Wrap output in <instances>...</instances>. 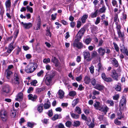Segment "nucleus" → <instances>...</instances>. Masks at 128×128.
I'll return each instance as SVG.
<instances>
[{
	"instance_id": "nucleus-1",
	"label": "nucleus",
	"mask_w": 128,
	"mask_h": 128,
	"mask_svg": "<svg viewBox=\"0 0 128 128\" xmlns=\"http://www.w3.org/2000/svg\"><path fill=\"white\" fill-rule=\"evenodd\" d=\"M38 67V65L36 63H31L28 64L25 68V71L27 73L33 72Z\"/></svg>"
},
{
	"instance_id": "nucleus-2",
	"label": "nucleus",
	"mask_w": 128,
	"mask_h": 128,
	"mask_svg": "<svg viewBox=\"0 0 128 128\" xmlns=\"http://www.w3.org/2000/svg\"><path fill=\"white\" fill-rule=\"evenodd\" d=\"M55 75V72L54 71H52L50 74L48 75L46 78L45 82L46 85H50L52 82V81L53 78Z\"/></svg>"
},
{
	"instance_id": "nucleus-3",
	"label": "nucleus",
	"mask_w": 128,
	"mask_h": 128,
	"mask_svg": "<svg viewBox=\"0 0 128 128\" xmlns=\"http://www.w3.org/2000/svg\"><path fill=\"white\" fill-rule=\"evenodd\" d=\"M85 31V28L83 27L81 28L76 36V37L77 38V39L75 40L76 41L78 42L80 40L82 36L84 34Z\"/></svg>"
},
{
	"instance_id": "nucleus-4",
	"label": "nucleus",
	"mask_w": 128,
	"mask_h": 128,
	"mask_svg": "<svg viewBox=\"0 0 128 128\" xmlns=\"http://www.w3.org/2000/svg\"><path fill=\"white\" fill-rule=\"evenodd\" d=\"M0 115L2 120L4 122L6 121L8 116L7 112L4 110H2L0 112Z\"/></svg>"
},
{
	"instance_id": "nucleus-5",
	"label": "nucleus",
	"mask_w": 128,
	"mask_h": 128,
	"mask_svg": "<svg viewBox=\"0 0 128 128\" xmlns=\"http://www.w3.org/2000/svg\"><path fill=\"white\" fill-rule=\"evenodd\" d=\"M111 76L114 80L116 81L118 80V77L120 76L121 74L120 73L118 74L116 71L114 70H112L111 73Z\"/></svg>"
},
{
	"instance_id": "nucleus-6",
	"label": "nucleus",
	"mask_w": 128,
	"mask_h": 128,
	"mask_svg": "<svg viewBox=\"0 0 128 128\" xmlns=\"http://www.w3.org/2000/svg\"><path fill=\"white\" fill-rule=\"evenodd\" d=\"M20 78L18 75L16 73L14 74L13 79L12 80V82L14 84H18L20 83Z\"/></svg>"
},
{
	"instance_id": "nucleus-7",
	"label": "nucleus",
	"mask_w": 128,
	"mask_h": 128,
	"mask_svg": "<svg viewBox=\"0 0 128 128\" xmlns=\"http://www.w3.org/2000/svg\"><path fill=\"white\" fill-rule=\"evenodd\" d=\"M74 42L72 44V45L74 47H76L78 49H81L83 47V44H82L80 42Z\"/></svg>"
},
{
	"instance_id": "nucleus-8",
	"label": "nucleus",
	"mask_w": 128,
	"mask_h": 128,
	"mask_svg": "<svg viewBox=\"0 0 128 128\" xmlns=\"http://www.w3.org/2000/svg\"><path fill=\"white\" fill-rule=\"evenodd\" d=\"M83 56L84 59H87V60L89 61L91 60V59L90 58V54L88 52L84 51L83 52Z\"/></svg>"
},
{
	"instance_id": "nucleus-9",
	"label": "nucleus",
	"mask_w": 128,
	"mask_h": 128,
	"mask_svg": "<svg viewBox=\"0 0 128 128\" xmlns=\"http://www.w3.org/2000/svg\"><path fill=\"white\" fill-rule=\"evenodd\" d=\"M28 99L33 101H36L37 98V96L35 94L33 95L32 94H30L28 95Z\"/></svg>"
},
{
	"instance_id": "nucleus-10",
	"label": "nucleus",
	"mask_w": 128,
	"mask_h": 128,
	"mask_svg": "<svg viewBox=\"0 0 128 128\" xmlns=\"http://www.w3.org/2000/svg\"><path fill=\"white\" fill-rule=\"evenodd\" d=\"M21 24L23 25L24 28L26 29H28L30 28L32 26V24L31 23H24L23 22H22Z\"/></svg>"
},
{
	"instance_id": "nucleus-11",
	"label": "nucleus",
	"mask_w": 128,
	"mask_h": 128,
	"mask_svg": "<svg viewBox=\"0 0 128 128\" xmlns=\"http://www.w3.org/2000/svg\"><path fill=\"white\" fill-rule=\"evenodd\" d=\"M126 98L124 96H122V99L120 100V107L123 106H125L126 103Z\"/></svg>"
},
{
	"instance_id": "nucleus-12",
	"label": "nucleus",
	"mask_w": 128,
	"mask_h": 128,
	"mask_svg": "<svg viewBox=\"0 0 128 128\" xmlns=\"http://www.w3.org/2000/svg\"><path fill=\"white\" fill-rule=\"evenodd\" d=\"M10 87L8 85H6L3 86L2 88V91L4 93H8L10 91Z\"/></svg>"
},
{
	"instance_id": "nucleus-13",
	"label": "nucleus",
	"mask_w": 128,
	"mask_h": 128,
	"mask_svg": "<svg viewBox=\"0 0 128 128\" xmlns=\"http://www.w3.org/2000/svg\"><path fill=\"white\" fill-rule=\"evenodd\" d=\"M120 50L121 52L125 54L127 56H128V51L127 48H126L123 45L120 46Z\"/></svg>"
},
{
	"instance_id": "nucleus-14",
	"label": "nucleus",
	"mask_w": 128,
	"mask_h": 128,
	"mask_svg": "<svg viewBox=\"0 0 128 128\" xmlns=\"http://www.w3.org/2000/svg\"><path fill=\"white\" fill-rule=\"evenodd\" d=\"M109 109V108L106 106L105 105L102 107V108L99 109V110L104 112L105 114H106Z\"/></svg>"
},
{
	"instance_id": "nucleus-15",
	"label": "nucleus",
	"mask_w": 128,
	"mask_h": 128,
	"mask_svg": "<svg viewBox=\"0 0 128 128\" xmlns=\"http://www.w3.org/2000/svg\"><path fill=\"white\" fill-rule=\"evenodd\" d=\"M51 61L55 64V66L56 67H58L59 64V63L58 60L54 56H52Z\"/></svg>"
},
{
	"instance_id": "nucleus-16",
	"label": "nucleus",
	"mask_w": 128,
	"mask_h": 128,
	"mask_svg": "<svg viewBox=\"0 0 128 128\" xmlns=\"http://www.w3.org/2000/svg\"><path fill=\"white\" fill-rule=\"evenodd\" d=\"M98 53L101 56H103L105 52V50L102 47H100L97 50Z\"/></svg>"
},
{
	"instance_id": "nucleus-17",
	"label": "nucleus",
	"mask_w": 128,
	"mask_h": 128,
	"mask_svg": "<svg viewBox=\"0 0 128 128\" xmlns=\"http://www.w3.org/2000/svg\"><path fill=\"white\" fill-rule=\"evenodd\" d=\"M104 86L102 85L97 84L94 87V88L99 90H103L104 88Z\"/></svg>"
},
{
	"instance_id": "nucleus-18",
	"label": "nucleus",
	"mask_w": 128,
	"mask_h": 128,
	"mask_svg": "<svg viewBox=\"0 0 128 128\" xmlns=\"http://www.w3.org/2000/svg\"><path fill=\"white\" fill-rule=\"evenodd\" d=\"M58 95L59 96V98L60 99L62 98L64 96V92L61 90H59L58 92Z\"/></svg>"
},
{
	"instance_id": "nucleus-19",
	"label": "nucleus",
	"mask_w": 128,
	"mask_h": 128,
	"mask_svg": "<svg viewBox=\"0 0 128 128\" xmlns=\"http://www.w3.org/2000/svg\"><path fill=\"white\" fill-rule=\"evenodd\" d=\"M37 20L38 21L37 26L36 30H38L40 28L41 24V19L40 16H38Z\"/></svg>"
},
{
	"instance_id": "nucleus-20",
	"label": "nucleus",
	"mask_w": 128,
	"mask_h": 128,
	"mask_svg": "<svg viewBox=\"0 0 128 128\" xmlns=\"http://www.w3.org/2000/svg\"><path fill=\"white\" fill-rule=\"evenodd\" d=\"M98 28L95 26H93L91 28V32L93 34H96L97 33Z\"/></svg>"
},
{
	"instance_id": "nucleus-21",
	"label": "nucleus",
	"mask_w": 128,
	"mask_h": 128,
	"mask_svg": "<svg viewBox=\"0 0 128 128\" xmlns=\"http://www.w3.org/2000/svg\"><path fill=\"white\" fill-rule=\"evenodd\" d=\"M121 84L120 83H118V85H116L114 87V89L117 91H120L121 90Z\"/></svg>"
},
{
	"instance_id": "nucleus-22",
	"label": "nucleus",
	"mask_w": 128,
	"mask_h": 128,
	"mask_svg": "<svg viewBox=\"0 0 128 128\" xmlns=\"http://www.w3.org/2000/svg\"><path fill=\"white\" fill-rule=\"evenodd\" d=\"M44 106V104H41L38 105V110L40 112H42Z\"/></svg>"
},
{
	"instance_id": "nucleus-23",
	"label": "nucleus",
	"mask_w": 128,
	"mask_h": 128,
	"mask_svg": "<svg viewBox=\"0 0 128 128\" xmlns=\"http://www.w3.org/2000/svg\"><path fill=\"white\" fill-rule=\"evenodd\" d=\"M5 74H6V76L7 78L9 79L10 75L12 74V72L10 70L6 69L5 72Z\"/></svg>"
},
{
	"instance_id": "nucleus-24",
	"label": "nucleus",
	"mask_w": 128,
	"mask_h": 128,
	"mask_svg": "<svg viewBox=\"0 0 128 128\" xmlns=\"http://www.w3.org/2000/svg\"><path fill=\"white\" fill-rule=\"evenodd\" d=\"M112 64L114 66L116 67H117L118 66V61L115 58H114L112 60Z\"/></svg>"
},
{
	"instance_id": "nucleus-25",
	"label": "nucleus",
	"mask_w": 128,
	"mask_h": 128,
	"mask_svg": "<svg viewBox=\"0 0 128 128\" xmlns=\"http://www.w3.org/2000/svg\"><path fill=\"white\" fill-rule=\"evenodd\" d=\"M44 108L45 109H48L50 107V103L49 102L48 100L47 101V103L44 104Z\"/></svg>"
},
{
	"instance_id": "nucleus-26",
	"label": "nucleus",
	"mask_w": 128,
	"mask_h": 128,
	"mask_svg": "<svg viewBox=\"0 0 128 128\" xmlns=\"http://www.w3.org/2000/svg\"><path fill=\"white\" fill-rule=\"evenodd\" d=\"M84 83L86 84H88L90 80V77L87 76H86L84 78Z\"/></svg>"
},
{
	"instance_id": "nucleus-27",
	"label": "nucleus",
	"mask_w": 128,
	"mask_h": 128,
	"mask_svg": "<svg viewBox=\"0 0 128 128\" xmlns=\"http://www.w3.org/2000/svg\"><path fill=\"white\" fill-rule=\"evenodd\" d=\"M88 17V14H84L82 17L81 20L82 23L84 24L86 22V20Z\"/></svg>"
},
{
	"instance_id": "nucleus-28",
	"label": "nucleus",
	"mask_w": 128,
	"mask_h": 128,
	"mask_svg": "<svg viewBox=\"0 0 128 128\" xmlns=\"http://www.w3.org/2000/svg\"><path fill=\"white\" fill-rule=\"evenodd\" d=\"M23 96V93L22 92H20L18 94L17 98L15 100H19L22 98Z\"/></svg>"
},
{
	"instance_id": "nucleus-29",
	"label": "nucleus",
	"mask_w": 128,
	"mask_h": 128,
	"mask_svg": "<svg viewBox=\"0 0 128 128\" xmlns=\"http://www.w3.org/2000/svg\"><path fill=\"white\" fill-rule=\"evenodd\" d=\"M98 10H96L94 12H92L90 15L92 18H94L96 17L98 13Z\"/></svg>"
},
{
	"instance_id": "nucleus-30",
	"label": "nucleus",
	"mask_w": 128,
	"mask_h": 128,
	"mask_svg": "<svg viewBox=\"0 0 128 128\" xmlns=\"http://www.w3.org/2000/svg\"><path fill=\"white\" fill-rule=\"evenodd\" d=\"M74 112H76L78 114H80L82 113L80 107L77 106L74 109Z\"/></svg>"
},
{
	"instance_id": "nucleus-31",
	"label": "nucleus",
	"mask_w": 128,
	"mask_h": 128,
	"mask_svg": "<svg viewBox=\"0 0 128 128\" xmlns=\"http://www.w3.org/2000/svg\"><path fill=\"white\" fill-rule=\"evenodd\" d=\"M106 8L105 5L102 6V7L100 8L99 10V12L100 13H104L106 12Z\"/></svg>"
},
{
	"instance_id": "nucleus-32",
	"label": "nucleus",
	"mask_w": 128,
	"mask_h": 128,
	"mask_svg": "<svg viewBox=\"0 0 128 128\" xmlns=\"http://www.w3.org/2000/svg\"><path fill=\"white\" fill-rule=\"evenodd\" d=\"M5 5L6 8H10L11 6V2L10 0H7L6 1L5 3Z\"/></svg>"
},
{
	"instance_id": "nucleus-33",
	"label": "nucleus",
	"mask_w": 128,
	"mask_h": 128,
	"mask_svg": "<svg viewBox=\"0 0 128 128\" xmlns=\"http://www.w3.org/2000/svg\"><path fill=\"white\" fill-rule=\"evenodd\" d=\"M100 102H96L94 104V106L96 109L99 110L100 108Z\"/></svg>"
},
{
	"instance_id": "nucleus-34",
	"label": "nucleus",
	"mask_w": 128,
	"mask_h": 128,
	"mask_svg": "<svg viewBox=\"0 0 128 128\" xmlns=\"http://www.w3.org/2000/svg\"><path fill=\"white\" fill-rule=\"evenodd\" d=\"M106 103L109 104L110 106H113L114 104V101L112 100H108L106 101Z\"/></svg>"
},
{
	"instance_id": "nucleus-35",
	"label": "nucleus",
	"mask_w": 128,
	"mask_h": 128,
	"mask_svg": "<svg viewBox=\"0 0 128 128\" xmlns=\"http://www.w3.org/2000/svg\"><path fill=\"white\" fill-rule=\"evenodd\" d=\"M79 101V99L77 98L74 100L72 102V106L73 107Z\"/></svg>"
},
{
	"instance_id": "nucleus-36",
	"label": "nucleus",
	"mask_w": 128,
	"mask_h": 128,
	"mask_svg": "<svg viewBox=\"0 0 128 128\" xmlns=\"http://www.w3.org/2000/svg\"><path fill=\"white\" fill-rule=\"evenodd\" d=\"M71 116L72 118L75 119H77L79 118V116L78 114H76L74 113L70 112Z\"/></svg>"
},
{
	"instance_id": "nucleus-37",
	"label": "nucleus",
	"mask_w": 128,
	"mask_h": 128,
	"mask_svg": "<svg viewBox=\"0 0 128 128\" xmlns=\"http://www.w3.org/2000/svg\"><path fill=\"white\" fill-rule=\"evenodd\" d=\"M36 124H35L33 122H28L27 123L28 126L31 128H32Z\"/></svg>"
},
{
	"instance_id": "nucleus-38",
	"label": "nucleus",
	"mask_w": 128,
	"mask_h": 128,
	"mask_svg": "<svg viewBox=\"0 0 128 128\" xmlns=\"http://www.w3.org/2000/svg\"><path fill=\"white\" fill-rule=\"evenodd\" d=\"M76 94V92L74 91H70L69 92V95L71 96H74Z\"/></svg>"
},
{
	"instance_id": "nucleus-39",
	"label": "nucleus",
	"mask_w": 128,
	"mask_h": 128,
	"mask_svg": "<svg viewBox=\"0 0 128 128\" xmlns=\"http://www.w3.org/2000/svg\"><path fill=\"white\" fill-rule=\"evenodd\" d=\"M113 44L114 45V48L115 50L117 52H118L119 51V48L116 44L115 42H114Z\"/></svg>"
},
{
	"instance_id": "nucleus-40",
	"label": "nucleus",
	"mask_w": 128,
	"mask_h": 128,
	"mask_svg": "<svg viewBox=\"0 0 128 128\" xmlns=\"http://www.w3.org/2000/svg\"><path fill=\"white\" fill-rule=\"evenodd\" d=\"M74 123L73 126L76 127L79 126L80 124V122L79 121H74Z\"/></svg>"
},
{
	"instance_id": "nucleus-41",
	"label": "nucleus",
	"mask_w": 128,
	"mask_h": 128,
	"mask_svg": "<svg viewBox=\"0 0 128 128\" xmlns=\"http://www.w3.org/2000/svg\"><path fill=\"white\" fill-rule=\"evenodd\" d=\"M97 55V52L95 51H94L92 52L91 56L92 58H93L96 57Z\"/></svg>"
},
{
	"instance_id": "nucleus-42",
	"label": "nucleus",
	"mask_w": 128,
	"mask_h": 128,
	"mask_svg": "<svg viewBox=\"0 0 128 128\" xmlns=\"http://www.w3.org/2000/svg\"><path fill=\"white\" fill-rule=\"evenodd\" d=\"M91 82L93 86H95L96 85V79L94 78H92L91 79Z\"/></svg>"
},
{
	"instance_id": "nucleus-43",
	"label": "nucleus",
	"mask_w": 128,
	"mask_h": 128,
	"mask_svg": "<svg viewBox=\"0 0 128 128\" xmlns=\"http://www.w3.org/2000/svg\"><path fill=\"white\" fill-rule=\"evenodd\" d=\"M26 8L27 10V12H30L31 13L33 12V10L32 8L30 7L29 6H27Z\"/></svg>"
},
{
	"instance_id": "nucleus-44",
	"label": "nucleus",
	"mask_w": 128,
	"mask_h": 128,
	"mask_svg": "<svg viewBox=\"0 0 128 128\" xmlns=\"http://www.w3.org/2000/svg\"><path fill=\"white\" fill-rule=\"evenodd\" d=\"M59 115L58 114H55L52 118V120L53 121H55L58 118Z\"/></svg>"
},
{
	"instance_id": "nucleus-45",
	"label": "nucleus",
	"mask_w": 128,
	"mask_h": 128,
	"mask_svg": "<svg viewBox=\"0 0 128 128\" xmlns=\"http://www.w3.org/2000/svg\"><path fill=\"white\" fill-rule=\"evenodd\" d=\"M46 35L47 36H49L50 37H51V33L50 32V30L49 29H47L46 30Z\"/></svg>"
},
{
	"instance_id": "nucleus-46",
	"label": "nucleus",
	"mask_w": 128,
	"mask_h": 128,
	"mask_svg": "<svg viewBox=\"0 0 128 128\" xmlns=\"http://www.w3.org/2000/svg\"><path fill=\"white\" fill-rule=\"evenodd\" d=\"M100 17H98L96 18L95 21V24H96L97 25L100 23Z\"/></svg>"
},
{
	"instance_id": "nucleus-47",
	"label": "nucleus",
	"mask_w": 128,
	"mask_h": 128,
	"mask_svg": "<svg viewBox=\"0 0 128 128\" xmlns=\"http://www.w3.org/2000/svg\"><path fill=\"white\" fill-rule=\"evenodd\" d=\"M14 42H12L8 46V48H10L13 50L14 49V46L13 45V44H14Z\"/></svg>"
},
{
	"instance_id": "nucleus-48",
	"label": "nucleus",
	"mask_w": 128,
	"mask_h": 128,
	"mask_svg": "<svg viewBox=\"0 0 128 128\" xmlns=\"http://www.w3.org/2000/svg\"><path fill=\"white\" fill-rule=\"evenodd\" d=\"M44 88H38L36 90V92L38 94L40 93V92L44 90Z\"/></svg>"
},
{
	"instance_id": "nucleus-49",
	"label": "nucleus",
	"mask_w": 128,
	"mask_h": 128,
	"mask_svg": "<svg viewBox=\"0 0 128 128\" xmlns=\"http://www.w3.org/2000/svg\"><path fill=\"white\" fill-rule=\"evenodd\" d=\"M114 123L117 125H120L121 124V122L118 120L117 118L115 119L114 120Z\"/></svg>"
},
{
	"instance_id": "nucleus-50",
	"label": "nucleus",
	"mask_w": 128,
	"mask_h": 128,
	"mask_svg": "<svg viewBox=\"0 0 128 128\" xmlns=\"http://www.w3.org/2000/svg\"><path fill=\"white\" fill-rule=\"evenodd\" d=\"M34 90V88L32 87H29L27 91L28 93H32V92Z\"/></svg>"
},
{
	"instance_id": "nucleus-51",
	"label": "nucleus",
	"mask_w": 128,
	"mask_h": 128,
	"mask_svg": "<svg viewBox=\"0 0 128 128\" xmlns=\"http://www.w3.org/2000/svg\"><path fill=\"white\" fill-rule=\"evenodd\" d=\"M91 41V40L90 38H87L85 40V42L86 44L88 45L90 43Z\"/></svg>"
},
{
	"instance_id": "nucleus-52",
	"label": "nucleus",
	"mask_w": 128,
	"mask_h": 128,
	"mask_svg": "<svg viewBox=\"0 0 128 128\" xmlns=\"http://www.w3.org/2000/svg\"><path fill=\"white\" fill-rule=\"evenodd\" d=\"M117 33L118 35V36L119 38H122L124 36V34H122L121 30L117 31Z\"/></svg>"
},
{
	"instance_id": "nucleus-53",
	"label": "nucleus",
	"mask_w": 128,
	"mask_h": 128,
	"mask_svg": "<svg viewBox=\"0 0 128 128\" xmlns=\"http://www.w3.org/2000/svg\"><path fill=\"white\" fill-rule=\"evenodd\" d=\"M38 82L36 80H32L30 83L31 85L34 86H35L36 85V84Z\"/></svg>"
},
{
	"instance_id": "nucleus-54",
	"label": "nucleus",
	"mask_w": 128,
	"mask_h": 128,
	"mask_svg": "<svg viewBox=\"0 0 128 128\" xmlns=\"http://www.w3.org/2000/svg\"><path fill=\"white\" fill-rule=\"evenodd\" d=\"M104 80L108 82H110L112 81V80L111 78H110L107 77Z\"/></svg>"
},
{
	"instance_id": "nucleus-55",
	"label": "nucleus",
	"mask_w": 128,
	"mask_h": 128,
	"mask_svg": "<svg viewBox=\"0 0 128 128\" xmlns=\"http://www.w3.org/2000/svg\"><path fill=\"white\" fill-rule=\"evenodd\" d=\"M16 114V111L12 110V111L11 113V116L12 118H14Z\"/></svg>"
},
{
	"instance_id": "nucleus-56",
	"label": "nucleus",
	"mask_w": 128,
	"mask_h": 128,
	"mask_svg": "<svg viewBox=\"0 0 128 128\" xmlns=\"http://www.w3.org/2000/svg\"><path fill=\"white\" fill-rule=\"evenodd\" d=\"M92 93L95 96L99 94L100 93L98 91H97L96 90H93Z\"/></svg>"
},
{
	"instance_id": "nucleus-57",
	"label": "nucleus",
	"mask_w": 128,
	"mask_h": 128,
	"mask_svg": "<svg viewBox=\"0 0 128 128\" xmlns=\"http://www.w3.org/2000/svg\"><path fill=\"white\" fill-rule=\"evenodd\" d=\"M82 22L78 20L77 22L76 27L78 28H80L82 25Z\"/></svg>"
},
{
	"instance_id": "nucleus-58",
	"label": "nucleus",
	"mask_w": 128,
	"mask_h": 128,
	"mask_svg": "<svg viewBox=\"0 0 128 128\" xmlns=\"http://www.w3.org/2000/svg\"><path fill=\"white\" fill-rule=\"evenodd\" d=\"M89 69L91 73L92 74H93L94 73V66L93 65H92L89 68Z\"/></svg>"
},
{
	"instance_id": "nucleus-59",
	"label": "nucleus",
	"mask_w": 128,
	"mask_h": 128,
	"mask_svg": "<svg viewBox=\"0 0 128 128\" xmlns=\"http://www.w3.org/2000/svg\"><path fill=\"white\" fill-rule=\"evenodd\" d=\"M104 41L102 39H100L99 40V43L98 44V46H102Z\"/></svg>"
},
{
	"instance_id": "nucleus-60",
	"label": "nucleus",
	"mask_w": 128,
	"mask_h": 128,
	"mask_svg": "<svg viewBox=\"0 0 128 128\" xmlns=\"http://www.w3.org/2000/svg\"><path fill=\"white\" fill-rule=\"evenodd\" d=\"M66 126L68 127H70L71 124V122L69 121H67L65 123Z\"/></svg>"
},
{
	"instance_id": "nucleus-61",
	"label": "nucleus",
	"mask_w": 128,
	"mask_h": 128,
	"mask_svg": "<svg viewBox=\"0 0 128 128\" xmlns=\"http://www.w3.org/2000/svg\"><path fill=\"white\" fill-rule=\"evenodd\" d=\"M50 59L49 58H45L43 60V62H44L46 64H47L48 63H49L50 62Z\"/></svg>"
},
{
	"instance_id": "nucleus-62",
	"label": "nucleus",
	"mask_w": 128,
	"mask_h": 128,
	"mask_svg": "<svg viewBox=\"0 0 128 128\" xmlns=\"http://www.w3.org/2000/svg\"><path fill=\"white\" fill-rule=\"evenodd\" d=\"M94 122L93 121V123L90 122V124H89L88 126H89V128H93L94 126L95 125L94 123Z\"/></svg>"
},
{
	"instance_id": "nucleus-63",
	"label": "nucleus",
	"mask_w": 128,
	"mask_h": 128,
	"mask_svg": "<svg viewBox=\"0 0 128 128\" xmlns=\"http://www.w3.org/2000/svg\"><path fill=\"white\" fill-rule=\"evenodd\" d=\"M119 97L118 94H116L113 96V99L115 100H117L119 98Z\"/></svg>"
},
{
	"instance_id": "nucleus-64",
	"label": "nucleus",
	"mask_w": 128,
	"mask_h": 128,
	"mask_svg": "<svg viewBox=\"0 0 128 128\" xmlns=\"http://www.w3.org/2000/svg\"><path fill=\"white\" fill-rule=\"evenodd\" d=\"M44 73L43 70H42L37 73V76H40L42 75Z\"/></svg>"
}]
</instances>
